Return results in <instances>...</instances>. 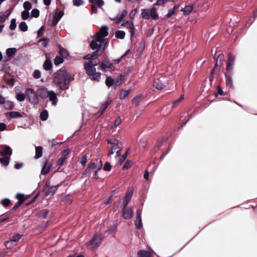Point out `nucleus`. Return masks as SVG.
I'll use <instances>...</instances> for the list:
<instances>
[{
	"mask_svg": "<svg viewBox=\"0 0 257 257\" xmlns=\"http://www.w3.org/2000/svg\"><path fill=\"white\" fill-rule=\"evenodd\" d=\"M133 194V190L132 189H128L126 193L125 196L124 197V200L122 202L123 206L125 207L127 206L128 202L131 200Z\"/></svg>",
	"mask_w": 257,
	"mask_h": 257,
	"instance_id": "obj_12",
	"label": "nucleus"
},
{
	"mask_svg": "<svg viewBox=\"0 0 257 257\" xmlns=\"http://www.w3.org/2000/svg\"><path fill=\"white\" fill-rule=\"evenodd\" d=\"M89 2L91 4H92V5H95L99 8H101V7L104 5V3L103 0H88Z\"/></svg>",
	"mask_w": 257,
	"mask_h": 257,
	"instance_id": "obj_32",
	"label": "nucleus"
},
{
	"mask_svg": "<svg viewBox=\"0 0 257 257\" xmlns=\"http://www.w3.org/2000/svg\"><path fill=\"white\" fill-rule=\"evenodd\" d=\"M61 186V184L49 187L45 192V196H53L59 187Z\"/></svg>",
	"mask_w": 257,
	"mask_h": 257,
	"instance_id": "obj_18",
	"label": "nucleus"
},
{
	"mask_svg": "<svg viewBox=\"0 0 257 257\" xmlns=\"http://www.w3.org/2000/svg\"><path fill=\"white\" fill-rule=\"evenodd\" d=\"M235 57L232 54L229 53L228 55V60L226 63V72L225 75H233V67L234 65Z\"/></svg>",
	"mask_w": 257,
	"mask_h": 257,
	"instance_id": "obj_4",
	"label": "nucleus"
},
{
	"mask_svg": "<svg viewBox=\"0 0 257 257\" xmlns=\"http://www.w3.org/2000/svg\"><path fill=\"white\" fill-rule=\"evenodd\" d=\"M37 94L38 97H41L42 99H45L48 97L49 91L45 87H41L38 89L37 91Z\"/></svg>",
	"mask_w": 257,
	"mask_h": 257,
	"instance_id": "obj_14",
	"label": "nucleus"
},
{
	"mask_svg": "<svg viewBox=\"0 0 257 257\" xmlns=\"http://www.w3.org/2000/svg\"><path fill=\"white\" fill-rule=\"evenodd\" d=\"M0 154L4 157L7 155L11 156L12 154V150L9 146H6L4 150L0 152Z\"/></svg>",
	"mask_w": 257,
	"mask_h": 257,
	"instance_id": "obj_25",
	"label": "nucleus"
},
{
	"mask_svg": "<svg viewBox=\"0 0 257 257\" xmlns=\"http://www.w3.org/2000/svg\"><path fill=\"white\" fill-rule=\"evenodd\" d=\"M111 102H112V101L109 100H107L104 103L102 104L101 106L100 109L96 114V117H99L100 116H101L103 114L104 111L107 108L108 105L111 103Z\"/></svg>",
	"mask_w": 257,
	"mask_h": 257,
	"instance_id": "obj_15",
	"label": "nucleus"
},
{
	"mask_svg": "<svg viewBox=\"0 0 257 257\" xmlns=\"http://www.w3.org/2000/svg\"><path fill=\"white\" fill-rule=\"evenodd\" d=\"M16 197L18 200V202L21 203L22 204H23L25 202L26 199L25 195L22 193H18L16 195Z\"/></svg>",
	"mask_w": 257,
	"mask_h": 257,
	"instance_id": "obj_39",
	"label": "nucleus"
},
{
	"mask_svg": "<svg viewBox=\"0 0 257 257\" xmlns=\"http://www.w3.org/2000/svg\"><path fill=\"white\" fill-rule=\"evenodd\" d=\"M49 41V39L44 38H41V39H40L39 42L42 41V45L43 47H46L48 45V43Z\"/></svg>",
	"mask_w": 257,
	"mask_h": 257,
	"instance_id": "obj_62",
	"label": "nucleus"
},
{
	"mask_svg": "<svg viewBox=\"0 0 257 257\" xmlns=\"http://www.w3.org/2000/svg\"><path fill=\"white\" fill-rule=\"evenodd\" d=\"M141 16L144 19L149 20L150 18V12L148 9H142Z\"/></svg>",
	"mask_w": 257,
	"mask_h": 257,
	"instance_id": "obj_35",
	"label": "nucleus"
},
{
	"mask_svg": "<svg viewBox=\"0 0 257 257\" xmlns=\"http://www.w3.org/2000/svg\"><path fill=\"white\" fill-rule=\"evenodd\" d=\"M117 225L116 223H113L112 225H109L108 227L107 232L108 234H112L116 230Z\"/></svg>",
	"mask_w": 257,
	"mask_h": 257,
	"instance_id": "obj_40",
	"label": "nucleus"
},
{
	"mask_svg": "<svg viewBox=\"0 0 257 257\" xmlns=\"http://www.w3.org/2000/svg\"><path fill=\"white\" fill-rule=\"evenodd\" d=\"M224 59V55L222 53L219 54L216 60V63L214 68L211 70L210 74L209 76V79L210 82H212L214 79L213 73L215 68L218 65V62L219 61L220 64L221 65L223 64V60Z\"/></svg>",
	"mask_w": 257,
	"mask_h": 257,
	"instance_id": "obj_8",
	"label": "nucleus"
},
{
	"mask_svg": "<svg viewBox=\"0 0 257 257\" xmlns=\"http://www.w3.org/2000/svg\"><path fill=\"white\" fill-rule=\"evenodd\" d=\"M195 8V5H192L191 6L188 5L186 6L185 8L181 9V11L183 12V15H188Z\"/></svg>",
	"mask_w": 257,
	"mask_h": 257,
	"instance_id": "obj_21",
	"label": "nucleus"
},
{
	"mask_svg": "<svg viewBox=\"0 0 257 257\" xmlns=\"http://www.w3.org/2000/svg\"><path fill=\"white\" fill-rule=\"evenodd\" d=\"M66 158L65 157H61L60 159H59L57 163V165L59 166V167L62 166L64 164L66 160Z\"/></svg>",
	"mask_w": 257,
	"mask_h": 257,
	"instance_id": "obj_63",
	"label": "nucleus"
},
{
	"mask_svg": "<svg viewBox=\"0 0 257 257\" xmlns=\"http://www.w3.org/2000/svg\"><path fill=\"white\" fill-rule=\"evenodd\" d=\"M121 150V148L119 147L118 145H114L112 146V147L110 148L108 155L109 156H111L114 153H116V157H118L120 155V152Z\"/></svg>",
	"mask_w": 257,
	"mask_h": 257,
	"instance_id": "obj_13",
	"label": "nucleus"
},
{
	"mask_svg": "<svg viewBox=\"0 0 257 257\" xmlns=\"http://www.w3.org/2000/svg\"><path fill=\"white\" fill-rule=\"evenodd\" d=\"M90 47L92 50H95L97 48H98L99 45H98L97 42L95 40H92L90 43Z\"/></svg>",
	"mask_w": 257,
	"mask_h": 257,
	"instance_id": "obj_56",
	"label": "nucleus"
},
{
	"mask_svg": "<svg viewBox=\"0 0 257 257\" xmlns=\"http://www.w3.org/2000/svg\"><path fill=\"white\" fill-rule=\"evenodd\" d=\"M154 86L159 90H161L164 88L165 85H164L163 83H162L159 80H157L154 81Z\"/></svg>",
	"mask_w": 257,
	"mask_h": 257,
	"instance_id": "obj_34",
	"label": "nucleus"
},
{
	"mask_svg": "<svg viewBox=\"0 0 257 257\" xmlns=\"http://www.w3.org/2000/svg\"><path fill=\"white\" fill-rule=\"evenodd\" d=\"M19 27L20 29L23 32L27 31L28 29V26H27V24L26 23V22H21L20 24Z\"/></svg>",
	"mask_w": 257,
	"mask_h": 257,
	"instance_id": "obj_47",
	"label": "nucleus"
},
{
	"mask_svg": "<svg viewBox=\"0 0 257 257\" xmlns=\"http://www.w3.org/2000/svg\"><path fill=\"white\" fill-rule=\"evenodd\" d=\"M63 15H64V13L63 12H60L57 15H56V16H55V17L53 19V20L51 25L53 26H56L57 25V24L58 23V22L60 21L61 18L62 17Z\"/></svg>",
	"mask_w": 257,
	"mask_h": 257,
	"instance_id": "obj_27",
	"label": "nucleus"
},
{
	"mask_svg": "<svg viewBox=\"0 0 257 257\" xmlns=\"http://www.w3.org/2000/svg\"><path fill=\"white\" fill-rule=\"evenodd\" d=\"M232 76L228 74L225 75V81H226V85L227 87L229 88H233V81L232 79Z\"/></svg>",
	"mask_w": 257,
	"mask_h": 257,
	"instance_id": "obj_22",
	"label": "nucleus"
},
{
	"mask_svg": "<svg viewBox=\"0 0 257 257\" xmlns=\"http://www.w3.org/2000/svg\"><path fill=\"white\" fill-rule=\"evenodd\" d=\"M104 36H102L100 35V33H96V42L98 41L101 43H103L104 41Z\"/></svg>",
	"mask_w": 257,
	"mask_h": 257,
	"instance_id": "obj_53",
	"label": "nucleus"
},
{
	"mask_svg": "<svg viewBox=\"0 0 257 257\" xmlns=\"http://www.w3.org/2000/svg\"><path fill=\"white\" fill-rule=\"evenodd\" d=\"M16 48H10L7 49L6 54L8 57H12L16 54Z\"/></svg>",
	"mask_w": 257,
	"mask_h": 257,
	"instance_id": "obj_41",
	"label": "nucleus"
},
{
	"mask_svg": "<svg viewBox=\"0 0 257 257\" xmlns=\"http://www.w3.org/2000/svg\"><path fill=\"white\" fill-rule=\"evenodd\" d=\"M48 97H49L50 101H52V105H55L57 104L58 100L57 97V95L54 91H49Z\"/></svg>",
	"mask_w": 257,
	"mask_h": 257,
	"instance_id": "obj_17",
	"label": "nucleus"
},
{
	"mask_svg": "<svg viewBox=\"0 0 257 257\" xmlns=\"http://www.w3.org/2000/svg\"><path fill=\"white\" fill-rule=\"evenodd\" d=\"M10 160L9 157L5 156L0 158V162L4 166H7L9 164Z\"/></svg>",
	"mask_w": 257,
	"mask_h": 257,
	"instance_id": "obj_43",
	"label": "nucleus"
},
{
	"mask_svg": "<svg viewBox=\"0 0 257 257\" xmlns=\"http://www.w3.org/2000/svg\"><path fill=\"white\" fill-rule=\"evenodd\" d=\"M59 49V54L63 58L69 59L71 57L67 50L63 48L60 45L58 46Z\"/></svg>",
	"mask_w": 257,
	"mask_h": 257,
	"instance_id": "obj_20",
	"label": "nucleus"
},
{
	"mask_svg": "<svg viewBox=\"0 0 257 257\" xmlns=\"http://www.w3.org/2000/svg\"><path fill=\"white\" fill-rule=\"evenodd\" d=\"M11 201L9 198H5L1 201V204L4 207H8L11 204Z\"/></svg>",
	"mask_w": 257,
	"mask_h": 257,
	"instance_id": "obj_49",
	"label": "nucleus"
},
{
	"mask_svg": "<svg viewBox=\"0 0 257 257\" xmlns=\"http://www.w3.org/2000/svg\"><path fill=\"white\" fill-rule=\"evenodd\" d=\"M35 158L36 159H39L43 155V147L41 146L35 147Z\"/></svg>",
	"mask_w": 257,
	"mask_h": 257,
	"instance_id": "obj_29",
	"label": "nucleus"
},
{
	"mask_svg": "<svg viewBox=\"0 0 257 257\" xmlns=\"http://www.w3.org/2000/svg\"><path fill=\"white\" fill-rule=\"evenodd\" d=\"M64 62L63 58L59 56H57L54 60V63L55 65L57 66Z\"/></svg>",
	"mask_w": 257,
	"mask_h": 257,
	"instance_id": "obj_45",
	"label": "nucleus"
},
{
	"mask_svg": "<svg viewBox=\"0 0 257 257\" xmlns=\"http://www.w3.org/2000/svg\"><path fill=\"white\" fill-rule=\"evenodd\" d=\"M71 81V76L64 67L57 70L53 76L54 84L59 86V89L62 91L68 89Z\"/></svg>",
	"mask_w": 257,
	"mask_h": 257,
	"instance_id": "obj_1",
	"label": "nucleus"
},
{
	"mask_svg": "<svg viewBox=\"0 0 257 257\" xmlns=\"http://www.w3.org/2000/svg\"><path fill=\"white\" fill-rule=\"evenodd\" d=\"M143 98V96L142 94L137 95L133 99V103L135 104L136 106H138L140 102L142 100Z\"/></svg>",
	"mask_w": 257,
	"mask_h": 257,
	"instance_id": "obj_37",
	"label": "nucleus"
},
{
	"mask_svg": "<svg viewBox=\"0 0 257 257\" xmlns=\"http://www.w3.org/2000/svg\"><path fill=\"white\" fill-rule=\"evenodd\" d=\"M26 94L29 99V101L34 104L39 103V98L37 91L34 92L32 88H28L26 90Z\"/></svg>",
	"mask_w": 257,
	"mask_h": 257,
	"instance_id": "obj_5",
	"label": "nucleus"
},
{
	"mask_svg": "<svg viewBox=\"0 0 257 257\" xmlns=\"http://www.w3.org/2000/svg\"><path fill=\"white\" fill-rule=\"evenodd\" d=\"M86 162H87V156H86V155H85L81 158L80 160V163L83 166H84L86 164Z\"/></svg>",
	"mask_w": 257,
	"mask_h": 257,
	"instance_id": "obj_64",
	"label": "nucleus"
},
{
	"mask_svg": "<svg viewBox=\"0 0 257 257\" xmlns=\"http://www.w3.org/2000/svg\"><path fill=\"white\" fill-rule=\"evenodd\" d=\"M141 211V210H139L137 212L136 221L135 222V225H136V228L138 229H141L143 226V224L142 223Z\"/></svg>",
	"mask_w": 257,
	"mask_h": 257,
	"instance_id": "obj_19",
	"label": "nucleus"
},
{
	"mask_svg": "<svg viewBox=\"0 0 257 257\" xmlns=\"http://www.w3.org/2000/svg\"><path fill=\"white\" fill-rule=\"evenodd\" d=\"M122 27H125L130 29L131 36L133 37L135 34V28L133 22H129L128 21L124 20L121 25Z\"/></svg>",
	"mask_w": 257,
	"mask_h": 257,
	"instance_id": "obj_11",
	"label": "nucleus"
},
{
	"mask_svg": "<svg viewBox=\"0 0 257 257\" xmlns=\"http://www.w3.org/2000/svg\"><path fill=\"white\" fill-rule=\"evenodd\" d=\"M22 19L26 20L29 18L30 14L28 11H23L21 14Z\"/></svg>",
	"mask_w": 257,
	"mask_h": 257,
	"instance_id": "obj_51",
	"label": "nucleus"
},
{
	"mask_svg": "<svg viewBox=\"0 0 257 257\" xmlns=\"http://www.w3.org/2000/svg\"><path fill=\"white\" fill-rule=\"evenodd\" d=\"M24 8L25 9V11H29L32 8V4L29 2H25L23 4Z\"/></svg>",
	"mask_w": 257,
	"mask_h": 257,
	"instance_id": "obj_58",
	"label": "nucleus"
},
{
	"mask_svg": "<svg viewBox=\"0 0 257 257\" xmlns=\"http://www.w3.org/2000/svg\"><path fill=\"white\" fill-rule=\"evenodd\" d=\"M217 93L215 94V97H217V95H224L226 93L224 92L222 88L220 85L217 86Z\"/></svg>",
	"mask_w": 257,
	"mask_h": 257,
	"instance_id": "obj_59",
	"label": "nucleus"
},
{
	"mask_svg": "<svg viewBox=\"0 0 257 257\" xmlns=\"http://www.w3.org/2000/svg\"><path fill=\"white\" fill-rule=\"evenodd\" d=\"M102 240V237L100 234H96L94 235L93 237L90 240V244L93 247H97L99 245L100 242Z\"/></svg>",
	"mask_w": 257,
	"mask_h": 257,
	"instance_id": "obj_10",
	"label": "nucleus"
},
{
	"mask_svg": "<svg viewBox=\"0 0 257 257\" xmlns=\"http://www.w3.org/2000/svg\"><path fill=\"white\" fill-rule=\"evenodd\" d=\"M111 168H112L111 165L108 162H106L105 163V164L103 166V169L105 171H110L111 170Z\"/></svg>",
	"mask_w": 257,
	"mask_h": 257,
	"instance_id": "obj_54",
	"label": "nucleus"
},
{
	"mask_svg": "<svg viewBox=\"0 0 257 257\" xmlns=\"http://www.w3.org/2000/svg\"><path fill=\"white\" fill-rule=\"evenodd\" d=\"M125 36V33L123 31L117 30L115 33V36L117 39H123Z\"/></svg>",
	"mask_w": 257,
	"mask_h": 257,
	"instance_id": "obj_38",
	"label": "nucleus"
},
{
	"mask_svg": "<svg viewBox=\"0 0 257 257\" xmlns=\"http://www.w3.org/2000/svg\"><path fill=\"white\" fill-rule=\"evenodd\" d=\"M39 15H40V12H39V10H38L37 9H34L32 10V11H31L32 17L38 18V17H39Z\"/></svg>",
	"mask_w": 257,
	"mask_h": 257,
	"instance_id": "obj_52",
	"label": "nucleus"
},
{
	"mask_svg": "<svg viewBox=\"0 0 257 257\" xmlns=\"http://www.w3.org/2000/svg\"><path fill=\"white\" fill-rule=\"evenodd\" d=\"M108 144H111L112 146L118 145L119 141L116 139H108L107 140Z\"/></svg>",
	"mask_w": 257,
	"mask_h": 257,
	"instance_id": "obj_50",
	"label": "nucleus"
},
{
	"mask_svg": "<svg viewBox=\"0 0 257 257\" xmlns=\"http://www.w3.org/2000/svg\"><path fill=\"white\" fill-rule=\"evenodd\" d=\"M107 68L109 69V70L111 71L114 70V67L111 63H110L108 60H103L101 62V63L98 67V69L102 71L103 72H106Z\"/></svg>",
	"mask_w": 257,
	"mask_h": 257,
	"instance_id": "obj_6",
	"label": "nucleus"
},
{
	"mask_svg": "<svg viewBox=\"0 0 257 257\" xmlns=\"http://www.w3.org/2000/svg\"><path fill=\"white\" fill-rule=\"evenodd\" d=\"M49 214V211L47 209H42L39 211L37 213V215L38 217H41L43 219H46L47 218Z\"/></svg>",
	"mask_w": 257,
	"mask_h": 257,
	"instance_id": "obj_31",
	"label": "nucleus"
},
{
	"mask_svg": "<svg viewBox=\"0 0 257 257\" xmlns=\"http://www.w3.org/2000/svg\"><path fill=\"white\" fill-rule=\"evenodd\" d=\"M157 9L155 7H153L150 12V16L154 20H156L159 19V15L157 13Z\"/></svg>",
	"mask_w": 257,
	"mask_h": 257,
	"instance_id": "obj_26",
	"label": "nucleus"
},
{
	"mask_svg": "<svg viewBox=\"0 0 257 257\" xmlns=\"http://www.w3.org/2000/svg\"><path fill=\"white\" fill-rule=\"evenodd\" d=\"M26 98L25 95L23 93H18L16 95V98L20 101H23Z\"/></svg>",
	"mask_w": 257,
	"mask_h": 257,
	"instance_id": "obj_60",
	"label": "nucleus"
},
{
	"mask_svg": "<svg viewBox=\"0 0 257 257\" xmlns=\"http://www.w3.org/2000/svg\"><path fill=\"white\" fill-rule=\"evenodd\" d=\"M138 255L139 257H151L152 253L148 250H139L138 251Z\"/></svg>",
	"mask_w": 257,
	"mask_h": 257,
	"instance_id": "obj_28",
	"label": "nucleus"
},
{
	"mask_svg": "<svg viewBox=\"0 0 257 257\" xmlns=\"http://www.w3.org/2000/svg\"><path fill=\"white\" fill-rule=\"evenodd\" d=\"M4 107L7 110H12L14 108L13 102L9 100H6L3 103Z\"/></svg>",
	"mask_w": 257,
	"mask_h": 257,
	"instance_id": "obj_30",
	"label": "nucleus"
},
{
	"mask_svg": "<svg viewBox=\"0 0 257 257\" xmlns=\"http://www.w3.org/2000/svg\"><path fill=\"white\" fill-rule=\"evenodd\" d=\"M48 112L47 110H43L40 114V118L42 120H46L48 118Z\"/></svg>",
	"mask_w": 257,
	"mask_h": 257,
	"instance_id": "obj_46",
	"label": "nucleus"
},
{
	"mask_svg": "<svg viewBox=\"0 0 257 257\" xmlns=\"http://www.w3.org/2000/svg\"><path fill=\"white\" fill-rule=\"evenodd\" d=\"M16 20L15 19H12L11 21L10 29L11 30H14L16 28Z\"/></svg>",
	"mask_w": 257,
	"mask_h": 257,
	"instance_id": "obj_57",
	"label": "nucleus"
},
{
	"mask_svg": "<svg viewBox=\"0 0 257 257\" xmlns=\"http://www.w3.org/2000/svg\"><path fill=\"white\" fill-rule=\"evenodd\" d=\"M6 116L8 117L12 118H15L21 117L22 116V114L18 111H11L6 113Z\"/></svg>",
	"mask_w": 257,
	"mask_h": 257,
	"instance_id": "obj_23",
	"label": "nucleus"
},
{
	"mask_svg": "<svg viewBox=\"0 0 257 257\" xmlns=\"http://www.w3.org/2000/svg\"><path fill=\"white\" fill-rule=\"evenodd\" d=\"M52 166L53 164L50 161L49 159L45 158L41 170V174L45 175H47L50 172Z\"/></svg>",
	"mask_w": 257,
	"mask_h": 257,
	"instance_id": "obj_7",
	"label": "nucleus"
},
{
	"mask_svg": "<svg viewBox=\"0 0 257 257\" xmlns=\"http://www.w3.org/2000/svg\"><path fill=\"white\" fill-rule=\"evenodd\" d=\"M108 28L107 26H102L97 33H100V35L104 37L107 36L108 34Z\"/></svg>",
	"mask_w": 257,
	"mask_h": 257,
	"instance_id": "obj_33",
	"label": "nucleus"
},
{
	"mask_svg": "<svg viewBox=\"0 0 257 257\" xmlns=\"http://www.w3.org/2000/svg\"><path fill=\"white\" fill-rule=\"evenodd\" d=\"M184 99V96L183 95H181V96L179 97V99H178L177 100L174 101L173 102V105H172V108L176 107L178 104L179 103Z\"/></svg>",
	"mask_w": 257,
	"mask_h": 257,
	"instance_id": "obj_55",
	"label": "nucleus"
},
{
	"mask_svg": "<svg viewBox=\"0 0 257 257\" xmlns=\"http://www.w3.org/2000/svg\"><path fill=\"white\" fill-rule=\"evenodd\" d=\"M46 60L44 62L43 67L45 70H50L52 68V64L48 54H46Z\"/></svg>",
	"mask_w": 257,
	"mask_h": 257,
	"instance_id": "obj_16",
	"label": "nucleus"
},
{
	"mask_svg": "<svg viewBox=\"0 0 257 257\" xmlns=\"http://www.w3.org/2000/svg\"><path fill=\"white\" fill-rule=\"evenodd\" d=\"M132 166V162L130 160H127L122 167V169L126 170L130 168Z\"/></svg>",
	"mask_w": 257,
	"mask_h": 257,
	"instance_id": "obj_61",
	"label": "nucleus"
},
{
	"mask_svg": "<svg viewBox=\"0 0 257 257\" xmlns=\"http://www.w3.org/2000/svg\"><path fill=\"white\" fill-rule=\"evenodd\" d=\"M130 90H122L120 92L119 98L120 99H124L126 96H128L130 93Z\"/></svg>",
	"mask_w": 257,
	"mask_h": 257,
	"instance_id": "obj_42",
	"label": "nucleus"
},
{
	"mask_svg": "<svg viewBox=\"0 0 257 257\" xmlns=\"http://www.w3.org/2000/svg\"><path fill=\"white\" fill-rule=\"evenodd\" d=\"M22 236H23L22 234H16L12 236L11 240L12 242H14L15 243H16L21 238Z\"/></svg>",
	"mask_w": 257,
	"mask_h": 257,
	"instance_id": "obj_48",
	"label": "nucleus"
},
{
	"mask_svg": "<svg viewBox=\"0 0 257 257\" xmlns=\"http://www.w3.org/2000/svg\"><path fill=\"white\" fill-rule=\"evenodd\" d=\"M86 63L95 67L98 64H100L101 62L98 58H95V57H93L91 61Z\"/></svg>",
	"mask_w": 257,
	"mask_h": 257,
	"instance_id": "obj_36",
	"label": "nucleus"
},
{
	"mask_svg": "<svg viewBox=\"0 0 257 257\" xmlns=\"http://www.w3.org/2000/svg\"><path fill=\"white\" fill-rule=\"evenodd\" d=\"M84 68L86 71V74L91 77V80L97 82L100 80L101 74L99 72H96V69L94 66L85 63L84 64Z\"/></svg>",
	"mask_w": 257,
	"mask_h": 257,
	"instance_id": "obj_3",
	"label": "nucleus"
},
{
	"mask_svg": "<svg viewBox=\"0 0 257 257\" xmlns=\"http://www.w3.org/2000/svg\"><path fill=\"white\" fill-rule=\"evenodd\" d=\"M105 84L109 87L112 86L114 84V79L110 76H107L105 80Z\"/></svg>",
	"mask_w": 257,
	"mask_h": 257,
	"instance_id": "obj_44",
	"label": "nucleus"
},
{
	"mask_svg": "<svg viewBox=\"0 0 257 257\" xmlns=\"http://www.w3.org/2000/svg\"><path fill=\"white\" fill-rule=\"evenodd\" d=\"M102 167V162L99 158L92 159L88 164L86 169L83 172L81 178H84L90 175L92 170L97 169L99 170Z\"/></svg>",
	"mask_w": 257,
	"mask_h": 257,
	"instance_id": "obj_2",
	"label": "nucleus"
},
{
	"mask_svg": "<svg viewBox=\"0 0 257 257\" xmlns=\"http://www.w3.org/2000/svg\"><path fill=\"white\" fill-rule=\"evenodd\" d=\"M104 50L105 48H101V44H100L97 50L92 53V56L95 58H98L97 57L98 56L101 55L104 52Z\"/></svg>",
	"mask_w": 257,
	"mask_h": 257,
	"instance_id": "obj_24",
	"label": "nucleus"
},
{
	"mask_svg": "<svg viewBox=\"0 0 257 257\" xmlns=\"http://www.w3.org/2000/svg\"><path fill=\"white\" fill-rule=\"evenodd\" d=\"M134 214V212L131 207H124L122 209V215L124 219H131Z\"/></svg>",
	"mask_w": 257,
	"mask_h": 257,
	"instance_id": "obj_9",
	"label": "nucleus"
}]
</instances>
